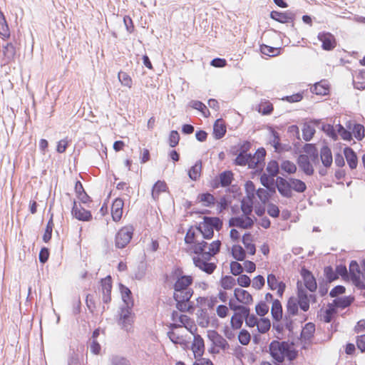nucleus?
Here are the masks:
<instances>
[{"instance_id":"1","label":"nucleus","mask_w":365,"mask_h":365,"mask_svg":"<svg viewBox=\"0 0 365 365\" xmlns=\"http://www.w3.org/2000/svg\"><path fill=\"white\" fill-rule=\"evenodd\" d=\"M276 187L279 193L286 198L292 197L293 190L302 193L307 190V185L304 181L297 178H284L281 176H278L276 178Z\"/></svg>"},{"instance_id":"2","label":"nucleus","mask_w":365,"mask_h":365,"mask_svg":"<svg viewBox=\"0 0 365 365\" xmlns=\"http://www.w3.org/2000/svg\"><path fill=\"white\" fill-rule=\"evenodd\" d=\"M170 277L175 279V282L173 284L174 293H177L178 296H185V294L190 292L191 297L192 296L193 290L190 287L193 282L192 276L183 274L182 269L175 267L171 272Z\"/></svg>"},{"instance_id":"3","label":"nucleus","mask_w":365,"mask_h":365,"mask_svg":"<svg viewBox=\"0 0 365 365\" xmlns=\"http://www.w3.org/2000/svg\"><path fill=\"white\" fill-rule=\"evenodd\" d=\"M289 342L286 341H279L273 340L269 345V351L271 356L278 363H282L284 360V354L288 351Z\"/></svg>"},{"instance_id":"4","label":"nucleus","mask_w":365,"mask_h":365,"mask_svg":"<svg viewBox=\"0 0 365 365\" xmlns=\"http://www.w3.org/2000/svg\"><path fill=\"white\" fill-rule=\"evenodd\" d=\"M134 228L131 225L125 226L120 229L115 237V246L123 249L130 242L133 235Z\"/></svg>"},{"instance_id":"5","label":"nucleus","mask_w":365,"mask_h":365,"mask_svg":"<svg viewBox=\"0 0 365 365\" xmlns=\"http://www.w3.org/2000/svg\"><path fill=\"white\" fill-rule=\"evenodd\" d=\"M251 146L252 145L249 141H244L239 145V153L234 160L235 165L239 166L250 165L252 154L247 152L250 150Z\"/></svg>"},{"instance_id":"6","label":"nucleus","mask_w":365,"mask_h":365,"mask_svg":"<svg viewBox=\"0 0 365 365\" xmlns=\"http://www.w3.org/2000/svg\"><path fill=\"white\" fill-rule=\"evenodd\" d=\"M134 314L132 312V308H124L120 309V317L118 319V324L121 328L126 331H129L132 327L133 323Z\"/></svg>"},{"instance_id":"7","label":"nucleus","mask_w":365,"mask_h":365,"mask_svg":"<svg viewBox=\"0 0 365 365\" xmlns=\"http://www.w3.org/2000/svg\"><path fill=\"white\" fill-rule=\"evenodd\" d=\"M270 18L281 24L292 23V26L294 27V21L295 19V14L290 11L284 12L272 11L270 12Z\"/></svg>"},{"instance_id":"8","label":"nucleus","mask_w":365,"mask_h":365,"mask_svg":"<svg viewBox=\"0 0 365 365\" xmlns=\"http://www.w3.org/2000/svg\"><path fill=\"white\" fill-rule=\"evenodd\" d=\"M317 38L322 42V48L324 51H331L336 46L334 36L329 32H319Z\"/></svg>"},{"instance_id":"9","label":"nucleus","mask_w":365,"mask_h":365,"mask_svg":"<svg viewBox=\"0 0 365 365\" xmlns=\"http://www.w3.org/2000/svg\"><path fill=\"white\" fill-rule=\"evenodd\" d=\"M297 165L299 169L308 176H311L314 173V167L312 161L309 160V156L305 154H300L297 160Z\"/></svg>"},{"instance_id":"10","label":"nucleus","mask_w":365,"mask_h":365,"mask_svg":"<svg viewBox=\"0 0 365 365\" xmlns=\"http://www.w3.org/2000/svg\"><path fill=\"white\" fill-rule=\"evenodd\" d=\"M71 214L74 217L80 221L87 222L92 219V215L91 212L86 210L80 204L77 205L76 200L73 201Z\"/></svg>"},{"instance_id":"11","label":"nucleus","mask_w":365,"mask_h":365,"mask_svg":"<svg viewBox=\"0 0 365 365\" xmlns=\"http://www.w3.org/2000/svg\"><path fill=\"white\" fill-rule=\"evenodd\" d=\"M301 275L305 287L312 292H315L317 288V284L312 273L305 267H302L301 269Z\"/></svg>"},{"instance_id":"12","label":"nucleus","mask_w":365,"mask_h":365,"mask_svg":"<svg viewBox=\"0 0 365 365\" xmlns=\"http://www.w3.org/2000/svg\"><path fill=\"white\" fill-rule=\"evenodd\" d=\"M192 260L195 267H198L200 269L208 274L213 273L217 267L215 263L208 262L209 260H205L202 257H194Z\"/></svg>"},{"instance_id":"13","label":"nucleus","mask_w":365,"mask_h":365,"mask_svg":"<svg viewBox=\"0 0 365 365\" xmlns=\"http://www.w3.org/2000/svg\"><path fill=\"white\" fill-rule=\"evenodd\" d=\"M207 337L212 342L213 345L225 350L229 348V344L217 331L210 330L207 331Z\"/></svg>"},{"instance_id":"14","label":"nucleus","mask_w":365,"mask_h":365,"mask_svg":"<svg viewBox=\"0 0 365 365\" xmlns=\"http://www.w3.org/2000/svg\"><path fill=\"white\" fill-rule=\"evenodd\" d=\"M192 351L194 354L195 359L202 357L205 351L204 340L199 334L194 335L193 342L192 344Z\"/></svg>"},{"instance_id":"15","label":"nucleus","mask_w":365,"mask_h":365,"mask_svg":"<svg viewBox=\"0 0 365 365\" xmlns=\"http://www.w3.org/2000/svg\"><path fill=\"white\" fill-rule=\"evenodd\" d=\"M297 297L298 300L297 301L300 309L304 312L308 311L309 309V298L307 291L299 287V282L297 283Z\"/></svg>"},{"instance_id":"16","label":"nucleus","mask_w":365,"mask_h":365,"mask_svg":"<svg viewBox=\"0 0 365 365\" xmlns=\"http://www.w3.org/2000/svg\"><path fill=\"white\" fill-rule=\"evenodd\" d=\"M124 202L121 198H116L111 206V215L113 220L118 222L120 220L123 215V208Z\"/></svg>"},{"instance_id":"17","label":"nucleus","mask_w":365,"mask_h":365,"mask_svg":"<svg viewBox=\"0 0 365 365\" xmlns=\"http://www.w3.org/2000/svg\"><path fill=\"white\" fill-rule=\"evenodd\" d=\"M234 297L237 301L243 304H250L253 302L252 296L245 289L235 288L234 290Z\"/></svg>"},{"instance_id":"18","label":"nucleus","mask_w":365,"mask_h":365,"mask_svg":"<svg viewBox=\"0 0 365 365\" xmlns=\"http://www.w3.org/2000/svg\"><path fill=\"white\" fill-rule=\"evenodd\" d=\"M191 294L188 292L185 296L178 295L177 293L173 294V299L176 301V308L180 312L189 311L190 306H187V302L191 298Z\"/></svg>"},{"instance_id":"19","label":"nucleus","mask_w":365,"mask_h":365,"mask_svg":"<svg viewBox=\"0 0 365 365\" xmlns=\"http://www.w3.org/2000/svg\"><path fill=\"white\" fill-rule=\"evenodd\" d=\"M266 155V150L264 148H258L254 155H252V158L250 159V163L249 165L250 168H255L258 167V165H262V163L264 160V158Z\"/></svg>"},{"instance_id":"20","label":"nucleus","mask_w":365,"mask_h":365,"mask_svg":"<svg viewBox=\"0 0 365 365\" xmlns=\"http://www.w3.org/2000/svg\"><path fill=\"white\" fill-rule=\"evenodd\" d=\"M303 150L313 163H319V151L314 144L306 143L303 147Z\"/></svg>"},{"instance_id":"21","label":"nucleus","mask_w":365,"mask_h":365,"mask_svg":"<svg viewBox=\"0 0 365 365\" xmlns=\"http://www.w3.org/2000/svg\"><path fill=\"white\" fill-rule=\"evenodd\" d=\"M344 155L350 169L354 170L356 168L358 165V158L354 150L350 147H346L344 149Z\"/></svg>"},{"instance_id":"22","label":"nucleus","mask_w":365,"mask_h":365,"mask_svg":"<svg viewBox=\"0 0 365 365\" xmlns=\"http://www.w3.org/2000/svg\"><path fill=\"white\" fill-rule=\"evenodd\" d=\"M320 158L323 165L329 168L331 165L333 158L331 149L327 145H324L320 150Z\"/></svg>"},{"instance_id":"23","label":"nucleus","mask_w":365,"mask_h":365,"mask_svg":"<svg viewBox=\"0 0 365 365\" xmlns=\"http://www.w3.org/2000/svg\"><path fill=\"white\" fill-rule=\"evenodd\" d=\"M233 180V173L230 170L223 171L220 174V184L222 187H225L231 185ZM219 182H215L212 185L213 187H217Z\"/></svg>"},{"instance_id":"24","label":"nucleus","mask_w":365,"mask_h":365,"mask_svg":"<svg viewBox=\"0 0 365 365\" xmlns=\"http://www.w3.org/2000/svg\"><path fill=\"white\" fill-rule=\"evenodd\" d=\"M282 306L279 299H274L272 302L271 314L275 322H280L282 319Z\"/></svg>"},{"instance_id":"25","label":"nucleus","mask_w":365,"mask_h":365,"mask_svg":"<svg viewBox=\"0 0 365 365\" xmlns=\"http://www.w3.org/2000/svg\"><path fill=\"white\" fill-rule=\"evenodd\" d=\"M220 240L213 241L209 246V250L207 252L203 253L204 259L210 260L212 258V257L217 255L220 252Z\"/></svg>"},{"instance_id":"26","label":"nucleus","mask_w":365,"mask_h":365,"mask_svg":"<svg viewBox=\"0 0 365 365\" xmlns=\"http://www.w3.org/2000/svg\"><path fill=\"white\" fill-rule=\"evenodd\" d=\"M168 189L167 184L165 181L158 180L153 186L152 197L154 200H158L161 192H166Z\"/></svg>"},{"instance_id":"27","label":"nucleus","mask_w":365,"mask_h":365,"mask_svg":"<svg viewBox=\"0 0 365 365\" xmlns=\"http://www.w3.org/2000/svg\"><path fill=\"white\" fill-rule=\"evenodd\" d=\"M75 191L78 198L81 201V202L86 204L91 201V197L85 192L83 185L79 180L76 182Z\"/></svg>"},{"instance_id":"28","label":"nucleus","mask_w":365,"mask_h":365,"mask_svg":"<svg viewBox=\"0 0 365 365\" xmlns=\"http://www.w3.org/2000/svg\"><path fill=\"white\" fill-rule=\"evenodd\" d=\"M226 127L221 123V119H217L213 125V135L216 140H220L225 136Z\"/></svg>"},{"instance_id":"29","label":"nucleus","mask_w":365,"mask_h":365,"mask_svg":"<svg viewBox=\"0 0 365 365\" xmlns=\"http://www.w3.org/2000/svg\"><path fill=\"white\" fill-rule=\"evenodd\" d=\"M196 229L202 235L204 239L210 240L214 236L212 228L209 225L207 226L204 220L196 226Z\"/></svg>"},{"instance_id":"30","label":"nucleus","mask_w":365,"mask_h":365,"mask_svg":"<svg viewBox=\"0 0 365 365\" xmlns=\"http://www.w3.org/2000/svg\"><path fill=\"white\" fill-rule=\"evenodd\" d=\"M203 220L205 221V224L210 226L212 228V230H216L219 231L222 227V221L217 217H207L205 216L203 217Z\"/></svg>"},{"instance_id":"31","label":"nucleus","mask_w":365,"mask_h":365,"mask_svg":"<svg viewBox=\"0 0 365 365\" xmlns=\"http://www.w3.org/2000/svg\"><path fill=\"white\" fill-rule=\"evenodd\" d=\"M252 241V237L250 232L244 234V235L242 236V242L245 245V248L247 249L248 253L250 255H253L256 252V247L255 245L251 242Z\"/></svg>"},{"instance_id":"32","label":"nucleus","mask_w":365,"mask_h":365,"mask_svg":"<svg viewBox=\"0 0 365 365\" xmlns=\"http://www.w3.org/2000/svg\"><path fill=\"white\" fill-rule=\"evenodd\" d=\"M354 298L351 297H337L334 299L332 304L336 309V308L345 309L351 304Z\"/></svg>"},{"instance_id":"33","label":"nucleus","mask_w":365,"mask_h":365,"mask_svg":"<svg viewBox=\"0 0 365 365\" xmlns=\"http://www.w3.org/2000/svg\"><path fill=\"white\" fill-rule=\"evenodd\" d=\"M311 91L317 95L324 96L329 93V87L325 81H321L311 88Z\"/></svg>"},{"instance_id":"34","label":"nucleus","mask_w":365,"mask_h":365,"mask_svg":"<svg viewBox=\"0 0 365 365\" xmlns=\"http://www.w3.org/2000/svg\"><path fill=\"white\" fill-rule=\"evenodd\" d=\"M299 304L297 303V299L291 297L289 298L287 303V313L286 314L290 315V316H296L298 314L299 312Z\"/></svg>"},{"instance_id":"35","label":"nucleus","mask_w":365,"mask_h":365,"mask_svg":"<svg viewBox=\"0 0 365 365\" xmlns=\"http://www.w3.org/2000/svg\"><path fill=\"white\" fill-rule=\"evenodd\" d=\"M2 52L4 56L5 61L6 63H9L14 57L16 53V49L11 43H7L5 46H3Z\"/></svg>"},{"instance_id":"36","label":"nucleus","mask_w":365,"mask_h":365,"mask_svg":"<svg viewBox=\"0 0 365 365\" xmlns=\"http://www.w3.org/2000/svg\"><path fill=\"white\" fill-rule=\"evenodd\" d=\"M349 276L351 280H357L360 276L361 269L358 262L356 260H351L349 267Z\"/></svg>"},{"instance_id":"37","label":"nucleus","mask_w":365,"mask_h":365,"mask_svg":"<svg viewBox=\"0 0 365 365\" xmlns=\"http://www.w3.org/2000/svg\"><path fill=\"white\" fill-rule=\"evenodd\" d=\"M197 200L202 202L203 205L205 207H211L215 203V197L209 192L199 194Z\"/></svg>"},{"instance_id":"38","label":"nucleus","mask_w":365,"mask_h":365,"mask_svg":"<svg viewBox=\"0 0 365 365\" xmlns=\"http://www.w3.org/2000/svg\"><path fill=\"white\" fill-rule=\"evenodd\" d=\"M315 331V325L312 322H308L305 324L301 332V337L305 340H309L314 336Z\"/></svg>"},{"instance_id":"39","label":"nucleus","mask_w":365,"mask_h":365,"mask_svg":"<svg viewBox=\"0 0 365 365\" xmlns=\"http://www.w3.org/2000/svg\"><path fill=\"white\" fill-rule=\"evenodd\" d=\"M353 83L356 89L362 90L365 88V71H360L354 77Z\"/></svg>"},{"instance_id":"40","label":"nucleus","mask_w":365,"mask_h":365,"mask_svg":"<svg viewBox=\"0 0 365 365\" xmlns=\"http://www.w3.org/2000/svg\"><path fill=\"white\" fill-rule=\"evenodd\" d=\"M202 169L201 160H197L188 171V176L192 180H197L200 176Z\"/></svg>"},{"instance_id":"41","label":"nucleus","mask_w":365,"mask_h":365,"mask_svg":"<svg viewBox=\"0 0 365 365\" xmlns=\"http://www.w3.org/2000/svg\"><path fill=\"white\" fill-rule=\"evenodd\" d=\"M280 168L284 173L292 175L297 172V165L289 160H283L280 164Z\"/></svg>"},{"instance_id":"42","label":"nucleus","mask_w":365,"mask_h":365,"mask_svg":"<svg viewBox=\"0 0 365 365\" xmlns=\"http://www.w3.org/2000/svg\"><path fill=\"white\" fill-rule=\"evenodd\" d=\"M280 165L275 160H270L267 165L266 170L268 175L273 177H278L277 175L279 173Z\"/></svg>"},{"instance_id":"43","label":"nucleus","mask_w":365,"mask_h":365,"mask_svg":"<svg viewBox=\"0 0 365 365\" xmlns=\"http://www.w3.org/2000/svg\"><path fill=\"white\" fill-rule=\"evenodd\" d=\"M231 252L233 258L237 261H243L246 257L245 251L240 245H233Z\"/></svg>"},{"instance_id":"44","label":"nucleus","mask_w":365,"mask_h":365,"mask_svg":"<svg viewBox=\"0 0 365 365\" xmlns=\"http://www.w3.org/2000/svg\"><path fill=\"white\" fill-rule=\"evenodd\" d=\"M0 35L4 38H9L10 36V31L9 26L6 21L5 16L0 11Z\"/></svg>"},{"instance_id":"45","label":"nucleus","mask_w":365,"mask_h":365,"mask_svg":"<svg viewBox=\"0 0 365 365\" xmlns=\"http://www.w3.org/2000/svg\"><path fill=\"white\" fill-rule=\"evenodd\" d=\"M280 48L272 47L265 44L260 46L262 53L272 57L278 56L280 53Z\"/></svg>"},{"instance_id":"46","label":"nucleus","mask_w":365,"mask_h":365,"mask_svg":"<svg viewBox=\"0 0 365 365\" xmlns=\"http://www.w3.org/2000/svg\"><path fill=\"white\" fill-rule=\"evenodd\" d=\"M102 294H110L112 289V279L110 275L102 279L101 280Z\"/></svg>"},{"instance_id":"47","label":"nucleus","mask_w":365,"mask_h":365,"mask_svg":"<svg viewBox=\"0 0 365 365\" xmlns=\"http://www.w3.org/2000/svg\"><path fill=\"white\" fill-rule=\"evenodd\" d=\"M271 327L270 320L268 318H261L259 321H258L257 327V330L261 334L267 333Z\"/></svg>"},{"instance_id":"48","label":"nucleus","mask_w":365,"mask_h":365,"mask_svg":"<svg viewBox=\"0 0 365 365\" xmlns=\"http://www.w3.org/2000/svg\"><path fill=\"white\" fill-rule=\"evenodd\" d=\"M190 105L192 108L200 111L205 117H207L208 115H210V112L206 106L201 101H191L190 102Z\"/></svg>"},{"instance_id":"49","label":"nucleus","mask_w":365,"mask_h":365,"mask_svg":"<svg viewBox=\"0 0 365 365\" xmlns=\"http://www.w3.org/2000/svg\"><path fill=\"white\" fill-rule=\"evenodd\" d=\"M207 242L202 240L201 242H195L192 246L193 253L197 255H201L203 258V253L207 252L205 248L207 247Z\"/></svg>"},{"instance_id":"50","label":"nucleus","mask_w":365,"mask_h":365,"mask_svg":"<svg viewBox=\"0 0 365 365\" xmlns=\"http://www.w3.org/2000/svg\"><path fill=\"white\" fill-rule=\"evenodd\" d=\"M365 129L363 125L354 123L351 133L357 140H361L364 138Z\"/></svg>"},{"instance_id":"51","label":"nucleus","mask_w":365,"mask_h":365,"mask_svg":"<svg viewBox=\"0 0 365 365\" xmlns=\"http://www.w3.org/2000/svg\"><path fill=\"white\" fill-rule=\"evenodd\" d=\"M220 284L224 289H230L236 284V280L232 276L225 275L222 277Z\"/></svg>"},{"instance_id":"52","label":"nucleus","mask_w":365,"mask_h":365,"mask_svg":"<svg viewBox=\"0 0 365 365\" xmlns=\"http://www.w3.org/2000/svg\"><path fill=\"white\" fill-rule=\"evenodd\" d=\"M315 133V129L309 124H304L302 128V137L305 141H309Z\"/></svg>"},{"instance_id":"53","label":"nucleus","mask_w":365,"mask_h":365,"mask_svg":"<svg viewBox=\"0 0 365 365\" xmlns=\"http://www.w3.org/2000/svg\"><path fill=\"white\" fill-rule=\"evenodd\" d=\"M53 215L50 217L47 222L44 234L43 235V240L44 242H48L51 239L52 231L53 228Z\"/></svg>"},{"instance_id":"54","label":"nucleus","mask_w":365,"mask_h":365,"mask_svg":"<svg viewBox=\"0 0 365 365\" xmlns=\"http://www.w3.org/2000/svg\"><path fill=\"white\" fill-rule=\"evenodd\" d=\"M109 361V365H131L130 361L128 359L118 355L112 356L110 358Z\"/></svg>"},{"instance_id":"55","label":"nucleus","mask_w":365,"mask_h":365,"mask_svg":"<svg viewBox=\"0 0 365 365\" xmlns=\"http://www.w3.org/2000/svg\"><path fill=\"white\" fill-rule=\"evenodd\" d=\"M273 109V105L269 101L261 102L259 105V112L264 115H270Z\"/></svg>"},{"instance_id":"56","label":"nucleus","mask_w":365,"mask_h":365,"mask_svg":"<svg viewBox=\"0 0 365 365\" xmlns=\"http://www.w3.org/2000/svg\"><path fill=\"white\" fill-rule=\"evenodd\" d=\"M244 319L240 314L234 313L230 320L231 327L233 329H240L242 326Z\"/></svg>"},{"instance_id":"57","label":"nucleus","mask_w":365,"mask_h":365,"mask_svg":"<svg viewBox=\"0 0 365 365\" xmlns=\"http://www.w3.org/2000/svg\"><path fill=\"white\" fill-rule=\"evenodd\" d=\"M337 127V133L341 138L344 140L350 141L352 139V133L350 130L345 128L342 125L338 124Z\"/></svg>"},{"instance_id":"58","label":"nucleus","mask_w":365,"mask_h":365,"mask_svg":"<svg viewBox=\"0 0 365 365\" xmlns=\"http://www.w3.org/2000/svg\"><path fill=\"white\" fill-rule=\"evenodd\" d=\"M336 313V309L334 308V306L332 303H329L327 305V309L325 311V314L324 315V321L326 323H329L331 322L333 315Z\"/></svg>"},{"instance_id":"59","label":"nucleus","mask_w":365,"mask_h":365,"mask_svg":"<svg viewBox=\"0 0 365 365\" xmlns=\"http://www.w3.org/2000/svg\"><path fill=\"white\" fill-rule=\"evenodd\" d=\"M118 79L123 86L131 88L133 81L130 76L127 73L120 71L118 73Z\"/></svg>"},{"instance_id":"60","label":"nucleus","mask_w":365,"mask_h":365,"mask_svg":"<svg viewBox=\"0 0 365 365\" xmlns=\"http://www.w3.org/2000/svg\"><path fill=\"white\" fill-rule=\"evenodd\" d=\"M250 339L251 335L247 330L242 329L240 331L238 334V340L242 345H247L250 343Z\"/></svg>"},{"instance_id":"61","label":"nucleus","mask_w":365,"mask_h":365,"mask_svg":"<svg viewBox=\"0 0 365 365\" xmlns=\"http://www.w3.org/2000/svg\"><path fill=\"white\" fill-rule=\"evenodd\" d=\"M270 132L272 136V139L271 140L270 143L273 145L276 150H278L281 148L279 134L273 128H271Z\"/></svg>"},{"instance_id":"62","label":"nucleus","mask_w":365,"mask_h":365,"mask_svg":"<svg viewBox=\"0 0 365 365\" xmlns=\"http://www.w3.org/2000/svg\"><path fill=\"white\" fill-rule=\"evenodd\" d=\"M324 275L329 282H332L333 281L338 279L336 270L334 271L331 266H327L324 268Z\"/></svg>"},{"instance_id":"63","label":"nucleus","mask_w":365,"mask_h":365,"mask_svg":"<svg viewBox=\"0 0 365 365\" xmlns=\"http://www.w3.org/2000/svg\"><path fill=\"white\" fill-rule=\"evenodd\" d=\"M255 311L257 314L260 317H264L268 313L269 307L264 302L261 301L256 305Z\"/></svg>"},{"instance_id":"64","label":"nucleus","mask_w":365,"mask_h":365,"mask_svg":"<svg viewBox=\"0 0 365 365\" xmlns=\"http://www.w3.org/2000/svg\"><path fill=\"white\" fill-rule=\"evenodd\" d=\"M68 365H81L79 354L73 350L70 353L68 359Z\"/></svg>"}]
</instances>
